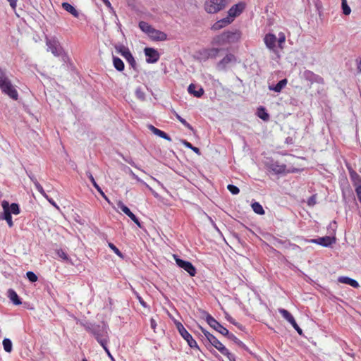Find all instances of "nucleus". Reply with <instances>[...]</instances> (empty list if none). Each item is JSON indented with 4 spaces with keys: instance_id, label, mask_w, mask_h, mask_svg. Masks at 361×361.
<instances>
[{
    "instance_id": "nucleus-1",
    "label": "nucleus",
    "mask_w": 361,
    "mask_h": 361,
    "mask_svg": "<svg viewBox=\"0 0 361 361\" xmlns=\"http://www.w3.org/2000/svg\"><path fill=\"white\" fill-rule=\"evenodd\" d=\"M0 89L1 92L13 100L18 99V93L11 80L6 75L4 70L0 68Z\"/></svg>"
},
{
    "instance_id": "nucleus-2",
    "label": "nucleus",
    "mask_w": 361,
    "mask_h": 361,
    "mask_svg": "<svg viewBox=\"0 0 361 361\" xmlns=\"http://www.w3.org/2000/svg\"><path fill=\"white\" fill-rule=\"evenodd\" d=\"M85 329L90 333L97 342L102 344H107L109 342L108 331L106 326H101L99 325H92L85 327Z\"/></svg>"
},
{
    "instance_id": "nucleus-3",
    "label": "nucleus",
    "mask_w": 361,
    "mask_h": 361,
    "mask_svg": "<svg viewBox=\"0 0 361 361\" xmlns=\"http://www.w3.org/2000/svg\"><path fill=\"white\" fill-rule=\"evenodd\" d=\"M208 342L216 348L222 355L226 356L230 361H234V355L214 335L208 334Z\"/></svg>"
},
{
    "instance_id": "nucleus-4",
    "label": "nucleus",
    "mask_w": 361,
    "mask_h": 361,
    "mask_svg": "<svg viewBox=\"0 0 361 361\" xmlns=\"http://www.w3.org/2000/svg\"><path fill=\"white\" fill-rule=\"evenodd\" d=\"M226 0H207L204 4L205 11L209 13H216L222 10Z\"/></svg>"
},
{
    "instance_id": "nucleus-5",
    "label": "nucleus",
    "mask_w": 361,
    "mask_h": 361,
    "mask_svg": "<svg viewBox=\"0 0 361 361\" xmlns=\"http://www.w3.org/2000/svg\"><path fill=\"white\" fill-rule=\"evenodd\" d=\"M176 328L181 336L187 341L188 345L192 348H199L196 341L191 334L185 329L180 322L176 323Z\"/></svg>"
},
{
    "instance_id": "nucleus-6",
    "label": "nucleus",
    "mask_w": 361,
    "mask_h": 361,
    "mask_svg": "<svg viewBox=\"0 0 361 361\" xmlns=\"http://www.w3.org/2000/svg\"><path fill=\"white\" fill-rule=\"evenodd\" d=\"M174 258L177 265L179 267L183 269L185 271H187L190 276H195L196 269L191 262L178 258L176 255H174Z\"/></svg>"
},
{
    "instance_id": "nucleus-7",
    "label": "nucleus",
    "mask_w": 361,
    "mask_h": 361,
    "mask_svg": "<svg viewBox=\"0 0 361 361\" xmlns=\"http://www.w3.org/2000/svg\"><path fill=\"white\" fill-rule=\"evenodd\" d=\"M206 321L207 324L213 328L214 330L220 333L221 334L225 336L228 334V330L220 324L211 315H207L206 318Z\"/></svg>"
},
{
    "instance_id": "nucleus-8",
    "label": "nucleus",
    "mask_w": 361,
    "mask_h": 361,
    "mask_svg": "<svg viewBox=\"0 0 361 361\" xmlns=\"http://www.w3.org/2000/svg\"><path fill=\"white\" fill-rule=\"evenodd\" d=\"M46 44L47 46V51H51L54 56H59L61 54L62 48L57 40L47 39Z\"/></svg>"
},
{
    "instance_id": "nucleus-9",
    "label": "nucleus",
    "mask_w": 361,
    "mask_h": 361,
    "mask_svg": "<svg viewBox=\"0 0 361 361\" xmlns=\"http://www.w3.org/2000/svg\"><path fill=\"white\" fill-rule=\"evenodd\" d=\"M117 50L126 59L129 65L131 66L133 69H136V61L129 49L125 46H120Z\"/></svg>"
},
{
    "instance_id": "nucleus-10",
    "label": "nucleus",
    "mask_w": 361,
    "mask_h": 361,
    "mask_svg": "<svg viewBox=\"0 0 361 361\" xmlns=\"http://www.w3.org/2000/svg\"><path fill=\"white\" fill-rule=\"evenodd\" d=\"M245 8V4L244 2H239L233 5L228 11V16L231 19L240 16Z\"/></svg>"
},
{
    "instance_id": "nucleus-11",
    "label": "nucleus",
    "mask_w": 361,
    "mask_h": 361,
    "mask_svg": "<svg viewBox=\"0 0 361 361\" xmlns=\"http://www.w3.org/2000/svg\"><path fill=\"white\" fill-rule=\"evenodd\" d=\"M118 207L121 210L126 214L138 227L141 228V224L136 216L130 210V209L126 206L121 201H119L117 204Z\"/></svg>"
},
{
    "instance_id": "nucleus-12",
    "label": "nucleus",
    "mask_w": 361,
    "mask_h": 361,
    "mask_svg": "<svg viewBox=\"0 0 361 361\" xmlns=\"http://www.w3.org/2000/svg\"><path fill=\"white\" fill-rule=\"evenodd\" d=\"M308 241L312 243L320 245L323 247H329L335 243L336 238L334 237L324 236L311 239Z\"/></svg>"
},
{
    "instance_id": "nucleus-13",
    "label": "nucleus",
    "mask_w": 361,
    "mask_h": 361,
    "mask_svg": "<svg viewBox=\"0 0 361 361\" xmlns=\"http://www.w3.org/2000/svg\"><path fill=\"white\" fill-rule=\"evenodd\" d=\"M228 44L235 43L239 41L241 33L239 30L224 32Z\"/></svg>"
},
{
    "instance_id": "nucleus-14",
    "label": "nucleus",
    "mask_w": 361,
    "mask_h": 361,
    "mask_svg": "<svg viewBox=\"0 0 361 361\" xmlns=\"http://www.w3.org/2000/svg\"><path fill=\"white\" fill-rule=\"evenodd\" d=\"M268 168L271 171L276 174H281L286 172V166L278 161L269 164Z\"/></svg>"
},
{
    "instance_id": "nucleus-15",
    "label": "nucleus",
    "mask_w": 361,
    "mask_h": 361,
    "mask_svg": "<svg viewBox=\"0 0 361 361\" xmlns=\"http://www.w3.org/2000/svg\"><path fill=\"white\" fill-rule=\"evenodd\" d=\"M145 54L147 59V62L148 63H155L159 59V54L157 50L153 48H145Z\"/></svg>"
},
{
    "instance_id": "nucleus-16",
    "label": "nucleus",
    "mask_w": 361,
    "mask_h": 361,
    "mask_svg": "<svg viewBox=\"0 0 361 361\" xmlns=\"http://www.w3.org/2000/svg\"><path fill=\"white\" fill-rule=\"evenodd\" d=\"M220 51V49L218 48H209L205 49L200 52L202 58L204 60L208 59H215Z\"/></svg>"
},
{
    "instance_id": "nucleus-17",
    "label": "nucleus",
    "mask_w": 361,
    "mask_h": 361,
    "mask_svg": "<svg viewBox=\"0 0 361 361\" xmlns=\"http://www.w3.org/2000/svg\"><path fill=\"white\" fill-rule=\"evenodd\" d=\"M304 76H305V78L307 80L310 81L312 83H313V82H317V83H319V84H324V78L322 77H321L319 75L314 74L311 71H308V70L305 71L304 72Z\"/></svg>"
},
{
    "instance_id": "nucleus-18",
    "label": "nucleus",
    "mask_w": 361,
    "mask_h": 361,
    "mask_svg": "<svg viewBox=\"0 0 361 361\" xmlns=\"http://www.w3.org/2000/svg\"><path fill=\"white\" fill-rule=\"evenodd\" d=\"M149 37L153 40L164 41L167 39V35L164 32L156 30L154 27L150 30L148 34Z\"/></svg>"
},
{
    "instance_id": "nucleus-19",
    "label": "nucleus",
    "mask_w": 361,
    "mask_h": 361,
    "mask_svg": "<svg viewBox=\"0 0 361 361\" xmlns=\"http://www.w3.org/2000/svg\"><path fill=\"white\" fill-rule=\"evenodd\" d=\"M277 38L275 35L268 33L265 35L264 37V42L267 47L269 49L273 50L276 47Z\"/></svg>"
},
{
    "instance_id": "nucleus-20",
    "label": "nucleus",
    "mask_w": 361,
    "mask_h": 361,
    "mask_svg": "<svg viewBox=\"0 0 361 361\" xmlns=\"http://www.w3.org/2000/svg\"><path fill=\"white\" fill-rule=\"evenodd\" d=\"M349 176L355 188L361 184V176L351 166H347Z\"/></svg>"
},
{
    "instance_id": "nucleus-21",
    "label": "nucleus",
    "mask_w": 361,
    "mask_h": 361,
    "mask_svg": "<svg viewBox=\"0 0 361 361\" xmlns=\"http://www.w3.org/2000/svg\"><path fill=\"white\" fill-rule=\"evenodd\" d=\"M8 202L6 200L2 201L1 206L4 210V219H5L9 227H12L13 226V222L12 221L11 214L8 212V208L7 207Z\"/></svg>"
},
{
    "instance_id": "nucleus-22",
    "label": "nucleus",
    "mask_w": 361,
    "mask_h": 361,
    "mask_svg": "<svg viewBox=\"0 0 361 361\" xmlns=\"http://www.w3.org/2000/svg\"><path fill=\"white\" fill-rule=\"evenodd\" d=\"M233 22V19L229 17L224 18L216 22L212 27V29L214 30H219L227 25Z\"/></svg>"
},
{
    "instance_id": "nucleus-23",
    "label": "nucleus",
    "mask_w": 361,
    "mask_h": 361,
    "mask_svg": "<svg viewBox=\"0 0 361 361\" xmlns=\"http://www.w3.org/2000/svg\"><path fill=\"white\" fill-rule=\"evenodd\" d=\"M148 128L156 135L164 138L168 141H171V138L164 131L155 128L152 125H149Z\"/></svg>"
},
{
    "instance_id": "nucleus-24",
    "label": "nucleus",
    "mask_w": 361,
    "mask_h": 361,
    "mask_svg": "<svg viewBox=\"0 0 361 361\" xmlns=\"http://www.w3.org/2000/svg\"><path fill=\"white\" fill-rule=\"evenodd\" d=\"M338 281L341 283H345V284L350 285V286H352L353 288H358L359 287V283H358V282L356 280L350 279V278L347 277V276H340L338 279Z\"/></svg>"
},
{
    "instance_id": "nucleus-25",
    "label": "nucleus",
    "mask_w": 361,
    "mask_h": 361,
    "mask_svg": "<svg viewBox=\"0 0 361 361\" xmlns=\"http://www.w3.org/2000/svg\"><path fill=\"white\" fill-rule=\"evenodd\" d=\"M212 44L213 45H217V46H223V45L228 44L224 32H222L221 34H220L219 35L215 36L212 39Z\"/></svg>"
},
{
    "instance_id": "nucleus-26",
    "label": "nucleus",
    "mask_w": 361,
    "mask_h": 361,
    "mask_svg": "<svg viewBox=\"0 0 361 361\" xmlns=\"http://www.w3.org/2000/svg\"><path fill=\"white\" fill-rule=\"evenodd\" d=\"M196 85H194V84H190L189 86H188V92L191 94H193L195 97H201L204 91L203 90L202 87H200L198 90H196Z\"/></svg>"
},
{
    "instance_id": "nucleus-27",
    "label": "nucleus",
    "mask_w": 361,
    "mask_h": 361,
    "mask_svg": "<svg viewBox=\"0 0 361 361\" xmlns=\"http://www.w3.org/2000/svg\"><path fill=\"white\" fill-rule=\"evenodd\" d=\"M235 58L233 54H226L218 63V66L224 68L229 63L235 61Z\"/></svg>"
},
{
    "instance_id": "nucleus-28",
    "label": "nucleus",
    "mask_w": 361,
    "mask_h": 361,
    "mask_svg": "<svg viewBox=\"0 0 361 361\" xmlns=\"http://www.w3.org/2000/svg\"><path fill=\"white\" fill-rule=\"evenodd\" d=\"M62 8L66 10L67 12L70 13L75 18H78L79 13L78 11L69 3L63 2L62 3Z\"/></svg>"
},
{
    "instance_id": "nucleus-29",
    "label": "nucleus",
    "mask_w": 361,
    "mask_h": 361,
    "mask_svg": "<svg viewBox=\"0 0 361 361\" xmlns=\"http://www.w3.org/2000/svg\"><path fill=\"white\" fill-rule=\"evenodd\" d=\"M288 80L287 79H283L280 80L275 86L271 87L269 86V90H274L276 92H280L283 88L285 87V86L287 85Z\"/></svg>"
},
{
    "instance_id": "nucleus-30",
    "label": "nucleus",
    "mask_w": 361,
    "mask_h": 361,
    "mask_svg": "<svg viewBox=\"0 0 361 361\" xmlns=\"http://www.w3.org/2000/svg\"><path fill=\"white\" fill-rule=\"evenodd\" d=\"M279 312L290 324L295 321L293 315L288 310L285 309H279Z\"/></svg>"
},
{
    "instance_id": "nucleus-31",
    "label": "nucleus",
    "mask_w": 361,
    "mask_h": 361,
    "mask_svg": "<svg viewBox=\"0 0 361 361\" xmlns=\"http://www.w3.org/2000/svg\"><path fill=\"white\" fill-rule=\"evenodd\" d=\"M257 115L259 118H260L264 121H268L269 118V115L266 111L265 108H264L263 106H260L257 109Z\"/></svg>"
},
{
    "instance_id": "nucleus-32",
    "label": "nucleus",
    "mask_w": 361,
    "mask_h": 361,
    "mask_svg": "<svg viewBox=\"0 0 361 361\" xmlns=\"http://www.w3.org/2000/svg\"><path fill=\"white\" fill-rule=\"evenodd\" d=\"M8 297L11 299V300H12V302L15 305H20V304H21V301L20 300L18 294L13 289H9L8 290Z\"/></svg>"
},
{
    "instance_id": "nucleus-33",
    "label": "nucleus",
    "mask_w": 361,
    "mask_h": 361,
    "mask_svg": "<svg viewBox=\"0 0 361 361\" xmlns=\"http://www.w3.org/2000/svg\"><path fill=\"white\" fill-rule=\"evenodd\" d=\"M113 63L115 68L118 71H122L124 70V63L123 61L118 57H114Z\"/></svg>"
},
{
    "instance_id": "nucleus-34",
    "label": "nucleus",
    "mask_w": 361,
    "mask_h": 361,
    "mask_svg": "<svg viewBox=\"0 0 361 361\" xmlns=\"http://www.w3.org/2000/svg\"><path fill=\"white\" fill-rule=\"evenodd\" d=\"M7 207L8 208V212H11V214H18L20 213V208L19 205L16 203H12L11 204H9L8 202Z\"/></svg>"
},
{
    "instance_id": "nucleus-35",
    "label": "nucleus",
    "mask_w": 361,
    "mask_h": 361,
    "mask_svg": "<svg viewBox=\"0 0 361 361\" xmlns=\"http://www.w3.org/2000/svg\"><path fill=\"white\" fill-rule=\"evenodd\" d=\"M252 208L253 211L257 214H264V210L262 206L259 202H254L252 204Z\"/></svg>"
},
{
    "instance_id": "nucleus-36",
    "label": "nucleus",
    "mask_w": 361,
    "mask_h": 361,
    "mask_svg": "<svg viewBox=\"0 0 361 361\" xmlns=\"http://www.w3.org/2000/svg\"><path fill=\"white\" fill-rule=\"evenodd\" d=\"M139 27L145 32H146L147 35L150 32V30L152 29V27L147 23L145 21H140L139 23Z\"/></svg>"
},
{
    "instance_id": "nucleus-37",
    "label": "nucleus",
    "mask_w": 361,
    "mask_h": 361,
    "mask_svg": "<svg viewBox=\"0 0 361 361\" xmlns=\"http://www.w3.org/2000/svg\"><path fill=\"white\" fill-rule=\"evenodd\" d=\"M174 115L176 117V118L188 129L190 130H193V128L192 126L188 123L184 118H183L178 113L174 111Z\"/></svg>"
},
{
    "instance_id": "nucleus-38",
    "label": "nucleus",
    "mask_w": 361,
    "mask_h": 361,
    "mask_svg": "<svg viewBox=\"0 0 361 361\" xmlns=\"http://www.w3.org/2000/svg\"><path fill=\"white\" fill-rule=\"evenodd\" d=\"M4 349L7 353L12 351V342L9 338H4L3 340Z\"/></svg>"
},
{
    "instance_id": "nucleus-39",
    "label": "nucleus",
    "mask_w": 361,
    "mask_h": 361,
    "mask_svg": "<svg viewBox=\"0 0 361 361\" xmlns=\"http://www.w3.org/2000/svg\"><path fill=\"white\" fill-rule=\"evenodd\" d=\"M56 254L59 256V257H60L63 260H64L66 262L70 261V259H69L67 253L63 250H62V249L56 250Z\"/></svg>"
},
{
    "instance_id": "nucleus-40",
    "label": "nucleus",
    "mask_w": 361,
    "mask_h": 361,
    "mask_svg": "<svg viewBox=\"0 0 361 361\" xmlns=\"http://www.w3.org/2000/svg\"><path fill=\"white\" fill-rule=\"evenodd\" d=\"M227 336V338L231 341H233L234 343H235L239 346L243 345V343L241 341H240L234 334H231L228 332V334L225 335Z\"/></svg>"
},
{
    "instance_id": "nucleus-41",
    "label": "nucleus",
    "mask_w": 361,
    "mask_h": 361,
    "mask_svg": "<svg viewBox=\"0 0 361 361\" xmlns=\"http://www.w3.org/2000/svg\"><path fill=\"white\" fill-rule=\"evenodd\" d=\"M35 188L37 190V191L42 194L44 197L48 199V196L46 194L45 191L44 190L42 186L39 183L37 179H35Z\"/></svg>"
},
{
    "instance_id": "nucleus-42",
    "label": "nucleus",
    "mask_w": 361,
    "mask_h": 361,
    "mask_svg": "<svg viewBox=\"0 0 361 361\" xmlns=\"http://www.w3.org/2000/svg\"><path fill=\"white\" fill-rule=\"evenodd\" d=\"M108 245L116 255H118L121 258L123 257L122 252L116 247V246L114 244H113L112 243H109Z\"/></svg>"
},
{
    "instance_id": "nucleus-43",
    "label": "nucleus",
    "mask_w": 361,
    "mask_h": 361,
    "mask_svg": "<svg viewBox=\"0 0 361 361\" xmlns=\"http://www.w3.org/2000/svg\"><path fill=\"white\" fill-rule=\"evenodd\" d=\"M342 9L343 14L348 16L350 13L351 9L348 6L346 0H342Z\"/></svg>"
},
{
    "instance_id": "nucleus-44",
    "label": "nucleus",
    "mask_w": 361,
    "mask_h": 361,
    "mask_svg": "<svg viewBox=\"0 0 361 361\" xmlns=\"http://www.w3.org/2000/svg\"><path fill=\"white\" fill-rule=\"evenodd\" d=\"M276 42H278L279 47L281 49H282L283 48V44L286 42V36H285V34L283 32H280L279 34V39H277Z\"/></svg>"
},
{
    "instance_id": "nucleus-45",
    "label": "nucleus",
    "mask_w": 361,
    "mask_h": 361,
    "mask_svg": "<svg viewBox=\"0 0 361 361\" xmlns=\"http://www.w3.org/2000/svg\"><path fill=\"white\" fill-rule=\"evenodd\" d=\"M227 189L233 195H238L240 192L239 188L234 185H231V184L228 185Z\"/></svg>"
},
{
    "instance_id": "nucleus-46",
    "label": "nucleus",
    "mask_w": 361,
    "mask_h": 361,
    "mask_svg": "<svg viewBox=\"0 0 361 361\" xmlns=\"http://www.w3.org/2000/svg\"><path fill=\"white\" fill-rule=\"evenodd\" d=\"M184 145L186 147L191 149L193 152H195L197 154H200V150L199 148L196 147H193L192 144L188 141L184 142Z\"/></svg>"
},
{
    "instance_id": "nucleus-47",
    "label": "nucleus",
    "mask_w": 361,
    "mask_h": 361,
    "mask_svg": "<svg viewBox=\"0 0 361 361\" xmlns=\"http://www.w3.org/2000/svg\"><path fill=\"white\" fill-rule=\"evenodd\" d=\"M27 277L31 282H35L37 281V275L32 271H27L26 273Z\"/></svg>"
},
{
    "instance_id": "nucleus-48",
    "label": "nucleus",
    "mask_w": 361,
    "mask_h": 361,
    "mask_svg": "<svg viewBox=\"0 0 361 361\" xmlns=\"http://www.w3.org/2000/svg\"><path fill=\"white\" fill-rule=\"evenodd\" d=\"M317 203V195L310 196L307 200V204L310 207H313Z\"/></svg>"
},
{
    "instance_id": "nucleus-49",
    "label": "nucleus",
    "mask_w": 361,
    "mask_h": 361,
    "mask_svg": "<svg viewBox=\"0 0 361 361\" xmlns=\"http://www.w3.org/2000/svg\"><path fill=\"white\" fill-rule=\"evenodd\" d=\"M87 177L89 178V179L90 180L91 183H92L93 186L97 190V189H99V185L97 183V182L95 181L92 174L90 173V172H88L87 173Z\"/></svg>"
},
{
    "instance_id": "nucleus-50",
    "label": "nucleus",
    "mask_w": 361,
    "mask_h": 361,
    "mask_svg": "<svg viewBox=\"0 0 361 361\" xmlns=\"http://www.w3.org/2000/svg\"><path fill=\"white\" fill-rule=\"evenodd\" d=\"M102 346V348H104V350H105V352L106 353L107 355L109 356V357L111 358V360H114V357L112 356V355L111 354L109 348H107V344H102L101 345Z\"/></svg>"
},
{
    "instance_id": "nucleus-51",
    "label": "nucleus",
    "mask_w": 361,
    "mask_h": 361,
    "mask_svg": "<svg viewBox=\"0 0 361 361\" xmlns=\"http://www.w3.org/2000/svg\"><path fill=\"white\" fill-rule=\"evenodd\" d=\"M291 325L300 335H302V330L300 328L295 321L292 323Z\"/></svg>"
},
{
    "instance_id": "nucleus-52",
    "label": "nucleus",
    "mask_w": 361,
    "mask_h": 361,
    "mask_svg": "<svg viewBox=\"0 0 361 361\" xmlns=\"http://www.w3.org/2000/svg\"><path fill=\"white\" fill-rule=\"evenodd\" d=\"M358 200L361 202V184L355 188Z\"/></svg>"
},
{
    "instance_id": "nucleus-53",
    "label": "nucleus",
    "mask_w": 361,
    "mask_h": 361,
    "mask_svg": "<svg viewBox=\"0 0 361 361\" xmlns=\"http://www.w3.org/2000/svg\"><path fill=\"white\" fill-rule=\"evenodd\" d=\"M150 326H151V328L153 329L154 332H156V328H157V322L155 321V319L153 318H151V319H150Z\"/></svg>"
},
{
    "instance_id": "nucleus-54",
    "label": "nucleus",
    "mask_w": 361,
    "mask_h": 361,
    "mask_svg": "<svg viewBox=\"0 0 361 361\" xmlns=\"http://www.w3.org/2000/svg\"><path fill=\"white\" fill-rule=\"evenodd\" d=\"M136 298L138 300L139 302L140 303V305L144 307H147V304L146 302L144 301V300L142 299V298L141 296H140L137 293L136 294Z\"/></svg>"
},
{
    "instance_id": "nucleus-55",
    "label": "nucleus",
    "mask_w": 361,
    "mask_h": 361,
    "mask_svg": "<svg viewBox=\"0 0 361 361\" xmlns=\"http://www.w3.org/2000/svg\"><path fill=\"white\" fill-rule=\"evenodd\" d=\"M9 4H10V6L15 11L16 8V6H17V0H7Z\"/></svg>"
},
{
    "instance_id": "nucleus-56",
    "label": "nucleus",
    "mask_w": 361,
    "mask_h": 361,
    "mask_svg": "<svg viewBox=\"0 0 361 361\" xmlns=\"http://www.w3.org/2000/svg\"><path fill=\"white\" fill-rule=\"evenodd\" d=\"M143 185H145L154 195V197H158V194L146 183H143Z\"/></svg>"
},
{
    "instance_id": "nucleus-57",
    "label": "nucleus",
    "mask_w": 361,
    "mask_h": 361,
    "mask_svg": "<svg viewBox=\"0 0 361 361\" xmlns=\"http://www.w3.org/2000/svg\"><path fill=\"white\" fill-rule=\"evenodd\" d=\"M130 173H131V175H132L133 178L134 179H135L136 180H137L138 182H140V183H142V184H143V183H145V182H144L142 180H141V179H140V178L137 175H135V174L132 171H131Z\"/></svg>"
},
{
    "instance_id": "nucleus-58",
    "label": "nucleus",
    "mask_w": 361,
    "mask_h": 361,
    "mask_svg": "<svg viewBox=\"0 0 361 361\" xmlns=\"http://www.w3.org/2000/svg\"><path fill=\"white\" fill-rule=\"evenodd\" d=\"M200 329L202 331V332L204 334V335L205 336V338L207 339V341H208V334H210L209 331H207V330H205L204 329H203L202 327H200Z\"/></svg>"
},
{
    "instance_id": "nucleus-59",
    "label": "nucleus",
    "mask_w": 361,
    "mask_h": 361,
    "mask_svg": "<svg viewBox=\"0 0 361 361\" xmlns=\"http://www.w3.org/2000/svg\"><path fill=\"white\" fill-rule=\"evenodd\" d=\"M47 200H48V201H49V202L52 205H54V207H57V206H56V203H55V202H54V201H53L51 199H49V198L48 197V199H47Z\"/></svg>"
},
{
    "instance_id": "nucleus-60",
    "label": "nucleus",
    "mask_w": 361,
    "mask_h": 361,
    "mask_svg": "<svg viewBox=\"0 0 361 361\" xmlns=\"http://www.w3.org/2000/svg\"><path fill=\"white\" fill-rule=\"evenodd\" d=\"M97 190L100 193V195H101L102 197H104V195H106L104 194V192L102 191V190L101 189V188H99V189H97Z\"/></svg>"
},
{
    "instance_id": "nucleus-61",
    "label": "nucleus",
    "mask_w": 361,
    "mask_h": 361,
    "mask_svg": "<svg viewBox=\"0 0 361 361\" xmlns=\"http://www.w3.org/2000/svg\"><path fill=\"white\" fill-rule=\"evenodd\" d=\"M97 190L100 193V195H101L102 197H104V195H106L104 194V192L102 191V190L101 189V188H99V189H97Z\"/></svg>"
},
{
    "instance_id": "nucleus-62",
    "label": "nucleus",
    "mask_w": 361,
    "mask_h": 361,
    "mask_svg": "<svg viewBox=\"0 0 361 361\" xmlns=\"http://www.w3.org/2000/svg\"><path fill=\"white\" fill-rule=\"evenodd\" d=\"M357 68L360 71H361V59H360V61H358V63H357Z\"/></svg>"
},
{
    "instance_id": "nucleus-63",
    "label": "nucleus",
    "mask_w": 361,
    "mask_h": 361,
    "mask_svg": "<svg viewBox=\"0 0 361 361\" xmlns=\"http://www.w3.org/2000/svg\"><path fill=\"white\" fill-rule=\"evenodd\" d=\"M104 4L106 6H108V7H111V3H110V1H109V0H107V1L104 2Z\"/></svg>"
},
{
    "instance_id": "nucleus-64",
    "label": "nucleus",
    "mask_w": 361,
    "mask_h": 361,
    "mask_svg": "<svg viewBox=\"0 0 361 361\" xmlns=\"http://www.w3.org/2000/svg\"><path fill=\"white\" fill-rule=\"evenodd\" d=\"M106 201H107L109 203H110V200L108 198V197L106 195H104V197H102Z\"/></svg>"
}]
</instances>
